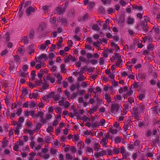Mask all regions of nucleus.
<instances>
[{"mask_svg": "<svg viewBox=\"0 0 160 160\" xmlns=\"http://www.w3.org/2000/svg\"><path fill=\"white\" fill-rule=\"evenodd\" d=\"M54 99L55 101H58L60 98L59 95H56L54 97Z\"/></svg>", "mask_w": 160, "mask_h": 160, "instance_id": "nucleus-64", "label": "nucleus"}, {"mask_svg": "<svg viewBox=\"0 0 160 160\" xmlns=\"http://www.w3.org/2000/svg\"><path fill=\"white\" fill-rule=\"evenodd\" d=\"M159 141L158 137H157L153 140L152 141V143L154 145H155L157 143H158Z\"/></svg>", "mask_w": 160, "mask_h": 160, "instance_id": "nucleus-46", "label": "nucleus"}, {"mask_svg": "<svg viewBox=\"0 0 160 160\" xmlns=\"http://www.w3.org/2000/svg\"><path fill=\"white\" fill-rule=\"evenodd\" d=\"M78 147V149L81 150L84 147V145L83 143L82 142H79L77 145Z\"/></svg>", "mask_w": 160, "mask_h": 160, "instance_id": "nucleus-24", "label": "nucleus"}, {"mask_svg": "<svg viewBox=\"0 0 160 160\" xmlns=\"http://www.w3.org/2000/svg\"><path fill=\"white\" fill-rule=\"evenodd\" d=\"M57 150L56 149L52 148L50 149V152L52 154H53L56 153Z\"/></svg>", "mask_w": 160, "mask_h": 160, "instance_id": "nucleus-63", "label": "nucleus"}, {"mask_svg": "<svg viewBox=\"0 0 160 160\" xmlns=\"http://www.w3.org/2000/svg\"><path fill=\"white\" fill-rule=\"evenodd\" d=\"M134 21V20L133 18L131 17H128L127 20V23L128 24H133Z\"/></svg>", "mask_w": 160, "mask_h": 160, "instance_id": "nucleus-21", "label": "nucleus"}, {"mask_svg": "<svg viewBox=\"0 0 160 160\" xmlns=\"http://www.w3.org/2000/svg\"><path fill=\"white\" fill-rule=\"evenodd\" d=\"M28 74V73H26V72H21L20 73V76L23 77H27V75Z\"/></svg>", "mask_w": 160, "mask_h": 160, "instance_id": "nucleus-45", "label": "nucleus"}, {"mask_svg": "<svg viewBox=\"0 0 160 160\" xmlns=\"http://www.w3.org/2000/svg\"><path fill=\"white\" fill-rule=\"evenodd\" d=\"M109 132L112 134H116L117 132V130L111 128L109 129Z\"/></svg>", "mask_w": 160, "mask_h": 160, "instance_id": "nucleus-29", "label": "nucleus"}, {"mask_svg": "<svg viewBox=\"0 0 160 160\" xmlns=\"http://www.w3.org/2000/svg\"><path fill=\"white\" fill-rule=\"evenodd\" d=\"M61 72L62 73H65L66 72V69L65 68V65L62 64L60 66Z\"/></svg>", "mask_w": 160, "mask_h": 160, "instance_id": "nucleus-12", "label": "nucleus"}, {"mask_svg": "<svg viewBox=\"0 0 160 160\" xmlns=\"http://www.w3.org/2000/svg\"><path fill=\"white\" fill-rule=\"evenodd\" d=\"M70 103L68 101H66L64 103L63 106H64L65 108H67L70 106Z\"/></svg>", "mask_w": 160, "mask_h": 160, "instance_id": "nucleus-50", "label": "nucleus"}, {"mask_svg": "<svg viewBox=\"0 0 160 160\" xmlns=\"http://www.w3.org/2000/svg\"><path fill=\"white\" fill-rule=\"evenodd\" d=\"M38 62L40 63L37 64L35 67L37 69H38L42 67H44V64L43 63H42V62Z\"/></svg>", "mask_w": 160, "mask_h": 160, "instance_id": "nucleus-16", "label": "nucleus"}, {"mask_svg": "<svg viewBox=\"0 0 160 160\" xmlns=\"http://www.w3.org/2000/svg\"><path fill=\"white\" fill-rule=\"evenodd\" d=\"M154 46L151 43L147 47V49L148 50L151 51L153 50Z\"/></svg>", "mask_w": 160, "mask_h": 160, "instance_id": "nucleus-25", "label": "nucleus"}, {"mask_svg": "<svg viewBox=\"0 0 160 160\" xmlns=\"http://www.w3.org/2000/svg\"><path fill=\"white\" fill-rule=\"evenodd\" d=\"M22 112L21 108H18L16 112V114L18 116H20Z\"/></svg>", "mask_w": 160, "mask_h": 160, "instance_id": "nucleus-52", "label": "nucleus"}, {"mask_svg": "<svg viewBox=\"0 0 160 160\" xmlns=\"http://www.w3.org/2000/svg\"><path fill=\"white\" fill-rule=\"evenodd\" d=\"M47 46L44 44H42L40 45L39 48L40 49L42 50H43L46 49Z\"/></svg>", "mask_w": 160, "mask_h": 160, "instance_id": "nucleus-41", "label": "nucleus"}, {"mask_svg": "<svg viewBox=\"0 0 160 160\" xmlns=\"http://www.w3.org/2000/svg\"><path fill=\"white\" fill-rule=\"evenodd\" d=\"M54 95V92H52L48 94L47 95L48 98H51Z\"/></svg>", "mask_w": 160, "mask_h": 160, "instance_id": "nucleus-56", "label": "nucleus"}, {"mask_svg": "<svg viewBox=\"0 0 160 160\" xmlns=\"http://www.w3.org/2000/svg\"><path fill=\"white\" fill-rule=\"evenodd\" d=\"M14 58L16 62L17 63H18V62L19 61L20 59V58L19 56H18V55L14 56Z\"/></svg>", "mask_w": 160, "mask_h": 160, "instance_id": "nucleus-49", "label": "nucleus"}, {"mask_svg": "<svg viewBox=\"0 0 160 160\" xmlns=\"http://www.w3.org/2000/svg\"><path fill=\"white\" fill-rule=\"evenodd\" d=\"M128 149H132L134 148V146L132 142H131L128 145Z\"/></svg>", "mask_w": 160, "mask_h": 160, "instance_id": "nucleus-37", "label": "nucleus"}, {"mask_svg": "<svg viewBox=\"0 0 160 160\" xmlns=\"http://www.w3.org/2000/svg\"><path fill=\"white\" fill-rule=\"evenodd\" d=\"M105 99H106L108 102H111V99L110 97V95L108 94H106L105 95Z\"/></svg>", "mask_w": 160, "mask_h": 160, "instance_id": "nucleus-19", "label": "nucleus"}, {"mask_svg": "<svg viewBox=\"0 0 160 160\" xmlns=\"http://www.w3.org/2000/svg\"><path fill=\"white\" fill-rule=\"evenodd\" d=\"M59 22H61L64 25H65L67 24V21L66 19H59L58 20Z\"/></svg>", "mask_w": 160, "mask_h": 160, "instance_id": "nucleus-26", "label": "nucleus"}, {"mask_svg": "<svg viewBox=\"0 0 160 160\" xmlns=\"http://www.w3.org/2000/svg\"><path fill=\"white\" fill-rule=\"evenodd\" d=\"M46 27V25L45 23H42L40 24L38 28L39 30H42L45 29Z\"/></svg>", "mask_w": 160, "mask_h": 160, "instance_id": "nucleus-23", "label": "nucleus"}, {"mask_svg": "<svg viewBox=\"0 0 160 160\" xmlns=\"http://www.w3.org/2000/svg\"><path fill=\"white\" fill-rule=\"evenodd\" d=\"M47 119L43 118V115H42V118H40V121L43 124H45L47 122Z\"/></svg>", "mask_w": 160, "mask_h": 160, "instance_id": "nucleus-32", "label": "nucleus"}, {"mask_svg": "<svg viewBox=\"0 0 160 160\" xmlns=\"http://www.w3.org/2000/svg\"><path fill=\"white\" fill-rule=\"evenodd\" d=\"M146 77V74L145 73H140L138 75V77H137V79H138V78L139 79H145Z\"/></svg>", "mask_w": 160, "mask_h": 160, "instance_id": "nucleus-13", "label": "nucleus"}, {"mask_svg": "<svg viewBox=\"0 0 160 160\" xmlns=\"http://www.w3.org/2000/svg\"><path fill=\"white\" fill-rule=\"evenodd\" d=\"M56 13L58 14H60L62 12V11L61 8L60 7H58L55 10Z\"/></svg>", "mask_w": 160, "mask_h": 160, "instance_id": "nucleus-30", "label": "nucleus"}, {"mask_svg": "<svg viewBox=\"0 0 160 160\" xmlns=\"http://www.w3.org/2000/svg\"><path fill=\"white\" fill-rule=\"evenodd\" d=\"M145 105L142 103L139 106L135 107L132 109V116L137 120H139L140 114L144 112L145 109Z\"/></svg>", "mask_w": 160, "mask_h": 160, "instance_id": "nucleus-1", "label": "nucleus"}, {"mask_svg": "<svg viewBox=\"0 0 160 160\" xmlns=\"http://www.w3.org/2000/svg\"><path fill=\"white\" fill-rule=\"evenodd\" d=\"M120 108L119 104L116 103L113 104L111 106L110 110V111H109V113L113 116H116L119 111Z\"/></svg>", "mask_w": 160, "mask_h": 160, "instance_id": "nucleus-2", "label": "nucleus"}, {"mask_svg": "<svg viewBox=\"0 0 160 160\" xmlns=\"http://www.w3.org/2000/svg\"><path fill=\"white\" fill-rule=\"evenodd\" d=\"M100 146L98 143H95L94 147V150L95 151L98 150V149L99 148Z\"/></svg>", "mask_w": 160, "mask_h": 160, "instance_id": "nucleus-39", "label": "nucleus"}, {"mask_svg": "<svg viewBox=\"0 0 160 160\" xmlns=\"http://www.w3.org/2000/svg\"><path fill=\"white\" fill-rule=\"evenodd\" d=\"M42 115H44V113L42 112H38L37 114H34V116L33 118H35L39 117L40 118H42Z\"/></svg>", "mask_w": 160, "mask_h": 160, "instance_id": "nucleus-15", "label": "nucleus"}, {"mask_svg": "<svg viewBox=\"0 0 160 160\" xmlns=\"http://www.w3.org/2000/svg\"><path fill=\"white\" fill-rule=\"evenodd\" d=\"M145 95L143 94H141L138 96V98L140 100H142L145 97Z\"/></svg>", "mask_w": 160, "mask_h": 160, "instance_id": "nucleus-58", "label": "nucleus"}, {"mask_svg": "<svg viewBox=\"0 0 160 160\" xmlns=\"http://www.w3.org/2000/svg\"><path fill=\"white\" fill-rule=\"evenodd\" d=\"M122 62V60L121 59L118 60V61L116 63V65L118 67H120V64Z\"/></svg>", "mask_w": 160, "mask_h": 160, "instance_id": "nucleus-61", "label": "nucleus"}, {"mask_svg": "<svg viewBox=\"0 0 160 160\" xmlns=\"http://www.w3.org/2000/svg\"><path fill=\"white\" fill-rule=\"evenodd\" d=\"M56 18L55 17H52L50 19V21L51 23H54L56 22Z\"/></svg>", "mask_w": 160, "mask_h": 160, "instance_id": "nucleus-43", "label": "nucleus"}, {"mask_svg": "<svg viewBox=\"0 0 160 160\" xmlns=\"http://www.w3.org/2000/svg\"><path fill=\"white\" fill-rule=\"evenodd\" d=\"M86 79V78L85 77L82 75H81L78 78L77 80L78 81H82L85 80Z\"/></svg>", "mask_w": 160, "mask_h": 160, "instance_id": "nucleus-27", "label": "nucleus"}, {"mask_svg": "<svg viewBox=\"0 0 160 160\" xmlns=\"http://www.w3.org/2000/svg\"><path fill=\"white\" fill-rule=\"evenodd\" d=\"M108 140L106 138H103V139L100 142V143L104 147H106V145L108 142Z\"/></svg>", "mask_w": 160, "mask_h": 160, "instance_id": "nucleus-10", "label": "nucleus"}, {"mask_svg": "<svg viewBox=\"0 0 160 160\" xmlns=\"http://www.w3.org/2000/svg\"><path fill=\"white\" fill-rule=\"evenodd\" d=\"M17 51L21 55H23L25 52V48L24 46H22L18 49Z\"/></svg>", "mask_w": 160, "mask_h": 160, "instance_id": "nucleus-9", "label": "nucleus"}, {"mask_svg": "<svg viewBox=\"0 0 160 160\" xmlns=\"http://www.w3.org/2000/svg\"><path fill=\"white\" fill-rule=\"evenodd\" d=\"M120 149V152L122 153V159L125 158L126 159L127 158V157L129 156V153L126 152L125 148L123 146L121 147Z\"/></svg>", "mask_w": 160, "mask_h": 160, "instance_id": "nucleus-4", "label": "nucleus"}, {"mask_svg": "<svg viewBox=\"0 0 160 160\" xmlns=\"http://www.w3.org/2000/svg\"><path fill=\"white\" fill-rule=\"evenodd\" d=\"M53 128L52 127H48L47 129V131L48 132L50 133V132H52L53 131Z\"/></svg>", "mask_w": 160, "mask_h": 160, "instance_id": "nucleus-40", "label": "nucleus"}, {"mask_svg": "<svg viewBox=\"0 0 160 160\" xmlns=\"http://www.w3.org/2000/svg\"><path fill=\"white\" fill-rule=\"evenodd\" d=\"M94 5L95 4L93 2H90L88 6V8L89 9H90L92 8L94 6Z\"/></svg>", "mask_w": 160, "mask_h": 160, "instance_id": "nucleus-59", "label": "nucleus"}, {"mask_svg": "<svg viewBox=\"0 0 160 160\" xmlns=\"http://www.w3.org/2000/svg\"><path fill=\"white\" fill-rule=\"evenodd\" d=\"M55 110L56 111L57 113L61 114V108L59 107H56L55 108Z\"/></svg>", "mask_w": 160, "mask_h": 160, "instance_id": "nucleus-53", "label": "nucleus"}, {"mask_svg": "<svg viewBox=\"0 0 160 160\" xmlns=\"http://www.w3.org/2000/svg\"><path fill=\"white\" fill-rule=\"evenodd\" d=\"M80 61L83 62H86V59L85 58L82 56H80L79 58Z\"/></svg>", "mask_w": 160, "mask_h": 160, "instance_id": "nucleus-57", "label": "nucleus"}, {"mask_svg": "<svg viewBox=\"0 0 160 160\" xmlns=\"http://www.w3.org/2000/svg\"><path fill=\"white\" fill-rule=\"evenodd\" d=\"M10 35L9 33L7 32L6 34V35H5V38H6V41H9L10 39Z\"/></svg>", "mask_w": 160, "mask_h": 160, "instance_id": "nucleus-34", "label": "nucleus"}, {"mask_svg": "<svg viewBox=\"0 0 160 160\" xmlns=\"http://www.w3.org/2000/svg\"><path fill=\"white\" fill-rule=\"evenodd\" d=\"M136 61H137V59L136 58H132L131 60V62H128L127 63V64H128L129 63H133V64H135L136 62Z\"/></svg>", "mask_w": 160, "mask_h": 160, "instance_id": "nucleus-60", "label": "nucleus"}, {"mask_svg": "<svg viewBox=\"0 0 160 160\" xmlns=\"http://www.w3.org/2000/svg\"><path fill=\"white\" fill-rule=\"evenodd\" d=\"M104 154L106 155L107 154L106 151L104 150H102L99 152H97L94 154L95 156L97 158H98L99 156H102Z\"/></svg>", "mask_w": 160, "mask_h": 160, "instance_id": "nucleus-7", "label": "nucleus"}, {"mask_svg": "<svg viewBox=\"0 0 160 160\" xmlns=\"http://www.w3.org/2000/svg\"><path fill=\"white\" fill-rule=\"evenodd\" d=\"M132 8L134 9H137L139 11H142V7L141 6H136L135 7L132 6Z\"/></svg>", "mask_w": 160, "mask_h": 160, "instance_id": "nucleus-28", "label": "nucleus"}, {"mask_svg": "<svg viewBox=\"0 0 160 160\" xmlns=\"http://www.w3.org/2000/svg\"><path fill=\"white\" fill-rule=\"evenodd\" d=\"M36 106V104L34 102H30V103L29 105V106L30 108H33L35 107Z\"/></svg>", "mask_w": 160, "mask_h": 160, "instance_id": "nucleus-54", "label": "nucleus"}, {"mask_svg": "<svg viewBox=\"0 0 160 160\" xmlns=\"http://www.w3.org/2000/svg\"><path fill=\"white\" fill-rule=\"evenodd\" d=\"M111 45L112 46L114 47V48L116 49V50H119L120 49L119 47L113 42H111Z\"/></svg>", "mask_w": 160, "mask_h": 160, "instance_id": "nucleus-31", "label": "nucleus"}, {"mask_svg": "<svg viewBox=\"0 0 160 160\" xmlns=\"http://www.w3.org/2000/svg\"><path fill=\"white\" fill-rule=\"evenodd\" d=\"M99 64L100 65H103L104 63V60L103 58H100L99 59Z\"/></svg>", "mask_w": 160, "mask_h": 160, "instance_id": "nucleus-42", "label": "nucleus"}, {"mask_svg": "<svg viewBox=\"0 0 160 160\" xmlns=\"http://www.w3.org/2000/svg\"><path fill=\"white\" fill-rule=\"evenodd\" d=\"M62 38H60L58 42L57 43V46L59 48H61L62 46L61 44L62 42Z\"/></svg>", "mask_w": 160, "mask_h": 160, "instance_id": "nucleus-33", "label": "nucleus"}, {"mask_svg": "<svg viewBox=\"0 0 160 160\" xmlns=\"http://www.w3.org/2000/svg\"><path fill=\"white\" fill-rule=\"evenodd\" d=\"M66 158L67 159H72V157L70 154L67 153L66 154Z\"/></svg>", "mask_w": 160, "mask_h": 160, "instance_id": "nucleus-44", "label": "nucleus"}, {"mask_svg": "<svg viewBox=\"0 0 160 160\" xmlns=\"http://www.w3.org/2000/svg\"><path fill=\"white\" fill-rule=\"evenodd\" d=\"M105 122V121L103 119H102L100 122H96L92 124V126L93 128H97L99 126H103Z\"/></svg>", "mask_w": 160, "mask_h": 160, "instance_id": "nucleus-3", "label": "nucleus"}, {"mask_svg": "<svg viewBox=\"0 0 160 160\" xmlns=\"http://www.w3.org/2000/svg\"><path fill=\"white\" fill-rule=\"evenodd\" d=\"M121 138L119 137H117L115 139V142L116 143H119L121 142Z\"/></svg>", "mask_w": 160, "mask_h": 160, "instance_id": "nucleus-36", "label": "nucleus"}, {"mask_svg": "<svg viewBox=\"0 0 160 160\" xmlns=\"http://www.w3.org/2000/svg\"><path fill=\"white\" fill-rule=\"evenodd\" d=\"M42 79H40L39 80L36 81L35 82V83L36 85H38V86H40L41 85V83H42Z\"/></svg>", "mask_w": 160, "mask_h": 160, "instance_id": "nucleus-62", "label": "nucleus"}, {"mask_svg": "<svg viewBox=\"0 0 160 160\" xmlns=\"http://www.w3.org/2000/svg\"><path fill=\"white\" fill-rule=\"evenodd\" d=\"M132 93H133V91L132 90L131 88H129V91L127 92L126 94H125L124 95L123 97H124V98H125V96H126V95L128 96H130L132 94Z\"/></svg>", "mask_w": 160, "mask_h": 160, "instance_id": "nucleus-20", "label": "nucleus"}, {"mask_svg": "<svg viewBox=\"0 0 160 160\" xmlns=\"http://www.w3.org/2000/svg\"><path fill=\"white\" fill-rule=\"evenodd\" d=\"M99 25L101 26H103V29L105 30H110V28L109 27L108 24L106 22H100L99 24Z\"/></svg>", "mask_w": 160, "mask_h": 160, "instance_id": "nucleus-5", "label": "nucleus"}, {"mask_svg": "<svg viewBox=\"0 0 160 160\" xmlns=\"http://www.w3.org/2000/svg\"><path fill=\"white\" fill-rule=\"evenodd\" d=\"M22 41H23V42L25 44H27L29 43V41L27 38V37H23Z\"/></svg>", "mask_w": 160, "mask_h": 160, "instance_id": "nucleus-38", "label": "nucleus"}, {"mask_svg": "<svg viewBox=\"0 0 160 160\" xmlns=\"http://www.w3.org/2000/svg\"><path fill=\"white\" fill-rule=\"evenodd\" d=\"M120 152V149L119 148H114L113 150V153L115 154H118Z\"/></svg>", "mask_w": 160, "mask_h": 160, "instance_id": "nucleus-18", "label": "nucleus"}, {"mask_svg": "<svg viewBox=\"0 0 160 160\" xmlns=\"http://www.w3.org/2000/svg\"><path fill=\"white\" fill-rule=\"evenodd\" d=\"M55 76L57 77L58 79V84H60L61 81L62 79V76L61 75L60 73L58 74L57 75L56 74H55Z\"/></svg>", "mask_w": 160, "mask_h": 160, "instance_id": "nucleus-14", "label": "nucleus"}, {"mask_svg": "<svg viewBox=\"0 0 160 160\" xmlns=\"http://www.w3.org/2000/svg\"><path fill=\"white\" fill-rule=\"evenodd\" d=\"M92 29L93 30H99L100 28L97 25H93L92 26Z\"/></svg>", "mask_w": 160, "mask_h": 160, "instance_id": "nucleus-48", "label": "nucleus"}, {"mask_svg": "<svg viewBox=\"0 0 160 160\" xmlns=\"http://www.w3.org/2000/svg\"><path fill=\"white\" fill-rule=\"evenodd\" d=\"M46 78L47 80L50 81L52 83H53L55 82V80L54 78L51 77L50 75H48L47 77Z\"/></svg>", "mask_w": 160, "mask_h": 160, "instance_id": "nucleus-17", "label": "nucleus"}, {"mask_svg": "<svg viewBox=\"0 0 160 160\" xmlns=\"http://www.w3.org/2000/svg\"><path fill=\"white\" fill-rule=\"evenodd\" d=\"M43 58L47 59V56L46 54H42L39 56L37 58L35 57V59H36L37 62H40L41 60Z\"/></svg>", "mask_w": 160, "mask_h": 160, "instance_id": "nucleus-6", "label": "nucleus"}, {"mask_svg": "<svg viewBox=\"0 0 160 160\" xmlns=\"http://www.w3.org/2000/svg\"><path fill=\"white\" fill-rule=\"evenodd\" d=\"M35 10L34 7H29L27 10L26 12L29 15L31 12H34Z\"/></svg>", "mask_w": 160, "mask_h": 160, "instance_id": "nucleus-11", "label": "nucleus"}, {"mask_svg": "<svg viewBox=\"0 0 160 160\" xmlns=\"http://www.w3.org/2000/svg\"><path fill=\"white\" fill-rule=\"evenodd\" d=\"M113 57L114 59H117L118 60L121 59V56L118 53H116L114 54V55L113 56Z\"/></svg>", "mask_w": 160, "mask_h": 160, "instance_id": "nucleus-22", "label": "nucleus"}, {"mask_svg": "<svg viewBox=\"0 0 160 160\" xmlns=\"http://www.w3.org/2000/svg\"><path fill=\"white\" fill-rule=\"evenodd\" d=\"M25 131L27 132L30 135H33L34 133V132L33 131H32V130H31L27 129L25 130Z\"/></svg>", "mask_w": 160, "mask_h": 160, "instance_id": "nucleus-47", "label": "nucleus"}, {"mask_svg": "<svg viewBox=\"0 0 160 160\" xmlns=\"http://www.w3.org/2000/svg\"><path fill=\"white\" fill-rule=\"evenodd\" d=\"M22 94L24 95H26L28 94L27 89H24L22 91Z\"/></svg>", "mask_w": 160, "mask_h": 160, "instance_id": "nucleus-55", "label": "nucleus"}, {"mask_svg": "<svg viewBox=\"0 0 160 160\" xmlns=\"http://www.w3.org/2000/svg\"><path fill=\"white\" fill-rule=\"evenodd\" d=\"M34 45L31 44L29 45L28 49L29 50V54L31 55L32 53H34L35 52L34 49Z\"/></svg>", "mask_w": 160, "mask_h": 160, "instance_id": "nucleus-8", "label": "nucleus"}, {"mask_svg": "<svg viewBox=\"0 0 160 160\" xmlns=\"http://www.w3.org/2000/svg\"><path fill=\"white\" fill-rule=\"evenodd\" d=\"M106 151L107 154L109 156H111L112 155L113 153V151H112L111 149H108Z\"/></svg>", "mask_w": 160, "mask_h": 160, "instance_id": "nucleus-35", "label": "nucleus"}, {"mask_svg": "<svg viewBox=\"0 0 160 160\" xmlns=\"http://www.w3.org/2000/svg\"><path fill=\"white\" fill-rule=\"evenodd\" d=\"M19 146L16 143L13 146V150L15 151H18Z\"/></svg>", "mask_w": 160, "mask_h": 160, "instance_id": "nucleus-51", "label": "nucleus"}]
</instances>
